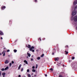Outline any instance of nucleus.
I'll list each match as a JSON object with an SVG mask.
<instances>
[{
	"instance_id": "obj_1",
	"label": "nucleus",
	"mask_w": 77,
	"mask_h": 77,
	"mask_svg": "<svg viewBox=\"0 0 77 77\" xmlns=\"http://www.w3.org/2000/svg\"><path fill=\"white\" fill-rule=\"evenodd\" d=\"M77 8V6H76L75 7L74 11H73L72 12V15L74 16L76 14V13L77 12V11H75Z\"/></svg>"
},
{
	"instance_id": "obj_2",
	"label": "nucleus",
	"mask_w": 77,
	"mask_h": 77,
	"mask_svg": "<svg viewBox=\"0 0 77 77\" xmlns=\"http://www.w3.org/2000/svg\"><path fill=\"white\" fill-rule=\"evenodd\" d=\"M74 19L75 21H77V16H75Z\"/></svg>"
},
{
	"instance_id": "obj_3",
	"label": "nucleus",
	"mask_w": 77,
	"mask_h": 77,
	"mask_svg": "<svg viewBox=\"0 0 77 77\" xmlns=\"http://www.w3.org/2000/svg\"><path fill=\"white\" fill-rule=\"evenodd\" d=\"M34 46H32L31 48H30L29 49V50L31 51H32V49H34Z\"/></svg>"
},
{
	"instance_id": "obj_4",
	"label": "nucleus",
	"mask_w": 77,
	"mask_h": 77,
	"mask_svg": "<svg viewBox=\"0 0 77 77\" xmlns=\"http://www.w3.org/2000/svg\"><path fill=\"white\" fill-rule=\"evenodd\" d=\"M59 57L55 58V61H58V60H59Z\"/></svg>"
},
{
	"instance_id": "obj_5",
	"label": "nucleus",
	"mask_w": 77,
	"mask_h": 77,
	"mask_svg": "<svg viewBox=\"0 0 77 77\" xmlns=\"http://www.w3.org/2000/svg\"><path fill=\"white\" fill-rule=\"evenodd\" d=\"M76 4H77V1H75L74 2H73L74 5H76Z\"/></svg>"
},
{
	"instance_id": "obj_6",
	"label": "nucleus",
	"mask_w": 77,
	"mask_h": 77,
	"mask_svg": "<svg viewBox=\"0 0 77 77\" xmlns=\"http://www.w3.org/2000/svg\"><path fill=\"white\" fill-rule=\"evenodd\" d=\"M3 33L2 31H0V35H3Z\"/></svg>"
},
{
	"instance_id": "obj_7",
	"label": "nucleus",
	"mask_w": 77,
	"mask_h": 77,
	"mask_svg": "<svg viewBox=\"0 0 77 77\" xmlns=\"http://www.w3.org/2000/svg\"><path fill=\"white\" fill-rule=\"evenodd\" d=\"M8 63H9V61H8V60H6L5 62V64H7Z\"/></svg>"
},
{
	"instance_id": "obj_8",
	"label": "nucleus",
	"mask_w": 77,
	"mask_h": 77,
	"mask_svg": "<svg viewBox=\"0 0 77 77\" xmlns=\"http://www.w3.org/2000/svg\"><path fill=\"white\" fill-rule=\"evenodd\" d=\"M5 8H6V7H5V6H4L3 7H2V10H3V9H5Z\"/></svg>"
},
{
	"instance_id": "obj_9",
	"label": "nucleus",
	"mask_w": 77,
	"mask_h": 77,
	"mask_svg": "<svg viewBox=\"0 0 77 77\" xmlns=\"http://www.w3.org/2000/svg\"><path fill=\"white\" fill-rule=\"evenodd\" d=\"M2 54H3V56H5V51H3L2 52Z\"/></svg>"
},
{
	"instance_id": "obj_10",
	"label": "nucleus",
	"mask_w": 77,
	"mask_h": 77,
	"mask_svg": "<svg viewBox=\"0 0 77 77\" xmlns=\"http://www.w3.org/2000/svg\"><path fill=\"white\" fill-rule=\"evenodd\" d=\"M27 54L28 56H29V57H30V56H31V55H30V53H27Z\"/></svg>"
},
{
	"instance_id": "obj_11",
	"label": "nucleus",
	"mask_w": 77,
	"mask_h": 77,
	"mask_svg": "<svg viewBox=\"0 0 77 77\" xmlns=\"http://www.w3.org/2000/svg\"><path fill=\"white\" fill-rule=\"evenodd\" d=\"M24 63H26V64H28V62H27V61H26V60H24Z\"/></svg>"
},
{
	"instance_id": "obj_12",
	"label": "nucleus",
	"mask_w": 77,
	"mask_h": 77,
	"mask_svg": "<svg viewBox=\"0 0 77 77\" xmlns=\"http://www.w3.org/2000/svg\"><path fill=\"white\" fill-rule=\"evenodd\" d=\"M9 69V67L8 66H7L5 68V70L6 71V70H7V69Z\"/></svg>"
},
{
	"instance_id": "obj_13",
	"label": "nucleus",
	"mask_w": 77,
	"mask_h": 77,
	"mask_svg": "<svg viewBox=\"0 0 77 77\" xmlns=\"http://www.w3.org/2000/svg\"><path fill=\"white\" fill-rule=\"evenodd\" d=\"M28 48H31V46H30V45H28Z\"/></svg>"
},
{
	"instance_id": "obj_14",
	"label": "nucleus",
	"mask_w": 77,
	"mask_h": 77,
	"mask_svg": "<svg viewBox=\"0 0 77 77\" xmlns=\"http://www.w3.org/2000/svg\"><path fill=\"white\" fill-rule=\"evenodd\" d=\"M2 75H6V73L5 72H3L2 73Z\"/></svg>"
},
{
	"instance_id": "obj_15",
	"label": "nucleus",
	"mask_w": 77,
	"mask_h": 77,
	"mask_svg": "<svg viewBox=\"0 0 77 77\" xmlns=\"http://www.w3.org/2000/svg\"><path fill=\"white\" fill-rule=\"evenodd\" d=\"M14 53H16V52L17 51V50L14 49Z\"/></svg>"
},
{
	"instance_id": "obj_16",
	"label": "nucleus",
	"mask_w": 77,
	"mask_h": 77,
	"mask_svg": "<svg viewBox=\"0 0 77 77\" xmlns=\"http://www.w3.org/2000/svg\"><path fill=\"white\" fill-rule=\"evenodd\" d=\"M49 70H50L51 71H53V68H51V69H49Z\"/></svg>"
},
{
	"instance_id": "obj_17",
	"label": "nucleus",
	"mask_w": 77,
	"mask_h": 77,
	"mask_svg": "<svg viewBox=\"0 0 77 77\" xmlns=\"http://www.w3.org/2000/svg\"><path fill=\"white\" fill-rule=\"evenodd\" d=\"M32 71V72H36V70L34 69H33Z\"/></svg>"
},
{
	"instance_id": "obj_18",
	"label": "nucleus",
	"mask_w": 77,
	"mask_h": 77,
	"mask_svg": "<svg viewBox=\"0 0 77 77\" xmlns=\"http://www.w3.org/2000/svg\"><path fill=\"white\" fill-rule=\"evenodd\" d=\"M44 56V54H43L41 56V57H42Z\"/></svg>"
},
{
	"instance_id": "obj_19",
	"label": "nucleus",
	"mask_w": 77,
	"mask_h": 77,
	"mask_svg": "<svg viewBox=\"0 0 77 77\" xmlns=\"http://www.w3.org/2000/svg\"><path fill=\"white\" fill-rule=\"evenodd\" d=\"M37 59L38 60H39V59H41V57H37Z\"/></svg>"
},
{
	"instance_id": "obj_20",
	"label": "nucleus",
	"mask_w": 77,
	"mask_h": 77,
	"mask_svg": "<svg viewBox=\"0 0 77 77\" xmlns=\"http://www.w3.org/2000/svg\"><path fill=\"white\" fill-rule=\"evenodd\" d=\"M65 54H68V52H66V51H65Z\"/></svg>"
},
{
	"instance_id": "obj_21",
	"label": "nucleus",
	"mask_w": 77,
	"mask_h": 77,
	"mask_svg": "<svg viewBox=\"0 0 77 77\" xmlns=\"http://www.w3.org/2000/svg\"><path fill=\"white\" fill-rule=\"evenodd\" d=\"M28 75L29 77H31V76L30 74H28Z\"/></svg>"
},
{
	"instance_id": "obj_22",
	"label": "nucleus",
	"mask_w": 77,
	"mask_h": 77,
	"mask_svg": "<svg viewBox=\"0 0 77 77\" xmlns=\"http://www.w3.org/2000/svg\"><path fill=\"white\" fill-rule=\"evenodd\" d=\"M1 70H2V71H4V70H5V69L4 68H2V69Z\"/></svg>"
},
{
	"instance_id": "obj_23",
	"label": "nucleus",
	"mask_w": 77,
	"mask_h": 77,
	"mask_svg": "<svg viewBox=\"0 0 77 77\" xmlns=\"http://www.w3.org/2000/svg\"><path fill=\"white\" fill-rule=\"evenodd\" d=\"M61 74H64V72H62L60 73Z\"/></svg>"
},
{
	"instance_id": "obj_24",
	"label": "nucleus",
	"mask_w": 77,
	"mask_h": 77,
	"mask_svg": "<svg viewBox=\"0 0 77 77\" xmlns=\"http://www.w3.org/2000/svg\"><path fill=\"white\" fill-rule=\"evenodd\" d=\"M74 58H75L74 57H72V60H74Z\"/></svg>"
},
{
	"instance_id": "obj_25",
	"label": "nucleus",
	"mask_w": 77,
	"mask_h": 77,
	"mask_svg": "<svg viewBox=\"0 0 77 77\" xmlns=\"http://www.w3.org/2000/svg\"><path fill=\"white\" fill-rule=\"evenodd\" d=\"M21 64H20L19 66V67H20V68H21Z\"/></svg>"
},
{
	"instance_id": "obj_26",
	"label": "nucleus",
	"mask_w": 77,
	"mask_h": 77,
	"mask_svg": "<svg viewBox=\"0 0 77 77\" xmlns=\"http://www.w3.org/2000/svg\"><path fill=\"white\" fill-rule=\"evenodd\" d=\"M1 74H2V72H1V71H0V76H1V75H2Z\"/></svg>"
},
{
	"instance_id": "obj_27",
	"label": "nucleus",
	"mask_w": 77,
	"mask_h": 77,
	"mask_svg": "<svg viewBox=\"0 0 77 77\" xmlns=\"http://www.w3.org/2000/svg\"><path fill=\"white\" fill-rule=\"evenodd\" d=\"M59 77H63L62 76V75H60L59 76Z\"/></svg>"
},
{
	"instance_id": "obj_28",
	"label": "nucleus",
	"mask_w": 77,
	"mask_h": 77,
	"mask_svg": "<svg viewBox=\"0 0 77 77\" xmlns=\"http://www.w3.org/2000/svg\"><path fill=\"white\" fill-rule=\"evenodd\" d=\"M10 50H7V52H9Z\"/></svg>"
},
{
	"instance_id": "obj_29",
	"label": "nucleus",
	"mask_w": 77,
	"mask_h": 77,
	"mask_svg": "<svg viewBox=\"0 0 77 77\" xmlns=\"http://www.w3.org/2000/svg\"><path fill=\"white\" fill-rule=\"evenodd\" d=\"M11 65H12V63H10L9 66H11Z\"/></svg>"
},
{
	"instance_id": "obj_30",
	"label": "nucleus",
	"mask_w": 77,
	"mask_h": 77,
	"mask_svg": "<svg viewBox=\"0 0 77 77\" xmlns=\"http://www.w3.org/2000/svg\"><path fill=\"white\" fill-rule=\"evenodd\" d=\"M29 69H28L27 70V72H29Z\"/></svg>"
},
{
	"instance_id": "obj_31",
	"label": "nucleus",
	"mask_w": 77,
	"mask_h": 77,
	"mask_svg": "<svg viewBox=\"0 0 77 77\" xmlns=\"http://www.w3.org/2000/svg\"><path fill=\"white\" fill-rule=\"evenodd\" d=\"M32 52H34V51H35V50H32Z\"/></svg>"
},
{
	"instance_id": "obj_32",
	"label": "nucleus",
	"mask_w": 77,
	"mask_h": 77,
	"mask_svg": "<svg viewBox=\"0 0 77 77\" xmlns=\"http://www.w3.org/2000/svg\"><path fill=\"white\" fill-rule=\"evenodd\" d=\"M11 62L13 64H14V62L13 61H12Z\"/></svg>"
},
{
	"instance_id": "obj_33",
	"label": "nucleus",
	"mask_w": 77,
	"mask_h": 77,
	"mask_svg": "<svg viewBox=\"0 0 77 77\" xmlns=\"http://www.w3.org/2000/svg\"><path fill=\"white\" fill-rule=\"evenodd\" d=\"M31 61H33V59H32V58L31 59Z\"/></svg>"
},
{
	"instance_id": "obj_34",
	"label": "nucleus",
	"mask_w": 77,
	"mask_h": 77,
	"mask_svg": "<svg viewBox=\"0 0 77 77\" xmlns=\"http://www.w3.org/2000/svg\"><path fill=\"white\" fill-rule=\"evenodd\" d=\"M38 68V65L37 64H36L35 68Z\"/></svg>"
},
{
	"instance_id": "obj_35",
	"label": "nucleus",
	"mask_w": 77,
	"mask_h": 77,
	"mask_svg": "<svg viewBox=\"0 0 77 77\" xmlns=\"http://www.w3.org/2000/svg\"><path fill=\"white\" fill-rule=\"evenodd\" d=\"M23 71V68H22L21 70V71Z\"/></svg>"
},
{
	"instance_id": "obj_36",
	"label": "nucleus",
	"mask_w": 77,
	"mask_h": 77,
	"mask_svg": "<svg viewBox=\"0 0 77 77\" xmlns=\"http://www.w3.org/2000/svg\"><path fill=\"white\" fill-rule=\"evenodd\" d=\"M56 51V49H54V51Z\"/></svg>"
},
{
	"instance_id": "obj_37",
	"label": "nucleus",
	"mask_w": 77,
	"mask_h": 77,
	"mask_svg": "<svg viewBox=\"0 0 77 77\" xmlns=\"http://www.w3.org/2000/svg\"><path fill=\"white\" fill-rule=\"evenodd\" d=\"M32 68L33 69H34V68H35V66H33Z\"/></svg>"
},
{
	"instance_id": "obj_38",
	"label": "nucleus",
	"mask_w": 77,
	"mask_h": 77,
	"mask_svg": "<svg viewBox=\"0 0 77 77\" xmlns=\"http://www.w3.org/2000/svg\"><path fill=\"white\" fill-rule=\"evenodd\" d=\"M54 53H52V55H54Z\"/></svg>"
},
{
	"instance_id": "obj_39",
	"label": "nucleus",
	"mask_w": 77,
	"mask_h": 77,
	"mask_svg": "<svg viewBox=\"0 0 77 77\" xmlns=\"http://www.w3.org/2000/svg\"><path fill=\"white\" fill-rule=\"evenodd\" d=\"M19 77H21V75H19Z\"/></svg>"
},
{
	"instance_id": "obj_40",
	"label": "nucleus",
	"mask_w": 77,
	"mask_h": 77,
	"mask_svg": "<svg viewBox=\"0 0 77 77\" xmlns=\"http://www.w3.org/2000/svg\"><path fill=\"white\" fill-rule=\"evenodd\" d=\"M20 67H18V69H20Z\"/></svg>"
},
{
	"instance_id": "obj_41",
	"label": "nucleus",
	"mask_w": 77,
	"mask_h": 77,
	"mask_svg": "<svg viewBox=\"0 0 77 77\" xmlns=\"http://www.w3.org/2000/svg\"><path fill=\"white\" fill-rule=\"evenodd\" d=\"M45 77H47V75L45 74Z\"/></svg>"
},
{
	"instance_id": "obj_42",
	"label": "nucleus",
	"mask_w": 77,
	"mask_h": 77,
	"mask_svg": "<svg viewBox=\"0 0 77 77\" xmlns=\"http://www.w3.org/2000/svg\"><path fill=\"white\" fill-rule=\"evenodd\" d=\"M1 39H3V38H2V37H1Z\"/></svg>"
},
{
	"instance_id": "obj_43",
	"label": "nucleus",
	"mask_w": 77,
	"mask_h": 77,
	"mask_svg": "<svg viewBox=\"0 0 77 77\" xmlns=\"http://www.w3.org/2000/svg\"><path fill=\"white\" fill-rule=\"evenodd\" d=\"M39 40H40V41H41V38H39Z\"/></svg>"
},
{
	"instance_id": "obj_44",
	"label": "nucleus",
	"mask_w": 77,
	"mask_h": 77,
	"mask_svg": "<svg viewBox=\"0 0 77 77\" xmlns=\"http://www.w3.org/2000/svg\"><path fill=\"white\" fill-rule=\"evenodd\" d=\"M35 2H37V0H35Z\"/></svg>"
},
{
	"instance_id": "obj_45",
	"label": "nucleus",
	"mask_w": 77,
	"mask_h": 77,
	"mask_svg": "<svg viewBox=\"0 0 77 77\" xmlns=\"http://www.w3.org/2000/svg\"><path fill=\"white\" fill-rule=\"evenodd\" d=\"M76 30H77V26L76 28Z\"/></svg>"
},
{
	"instance_id": "obj_46",
	"label": "nucleus",
	"mask_w": 77,
	"mask_h": 77,
	"mask_svg": "<svg viewBox=\"0 0 77 77\" xmlns=\"http://www.w3.org/2000/svg\"><path fill=\"white\" fill-rule=\"evenodd\" d=\"M1 55H2V54H1V53H0V56Z\"/></svg>"
},
{
	"instance_id": "obj_47",
	"label": "nucleus",
	"mask_w": 77,
	"mask_h": 77,
	"mask_svg": "<svg viewBox=\"0 0 77 77\" xmlns=\"http://www.w3.org/2000/svg\"><path fill=\"white\" fill-rule=\"evenodd\" d=\"M5 76V75H3V77H4Z\"/></svg>"
},
{
	"instance_id": "obj_48",
	"label": "nucleus",
	"mask_w": 77,
	"mask_h": 77,
	"mask_svg": "<svg viewBox=\"0 0 77 77\" xmlns=\"http://www.w3.org/2000/svg\"><path fill=\"white\" fill-rule=\"evenodd\" d=\"M33 57V55L32 56V57Z\"/></svg>"
},
{
	"instance_id": "obj_49",
	"label": "nucleus",
	"mask_w": 77,
	"mask_h": 77,
	"mask_svg": "<svg viewBox=\"0 0 77 77\" xmlns=\"http://www.w3.org/2000/svg\"><path fill=\"white\" fill-rule=\"evenodd\" d=\"M64 66V65H63V67Z\"/></svg>"
},
{
	"instance_id": "obj_50",
	"label": "nucleus",
	"mask_w": 77,
	"mask_h": 77,
	"mask_svg": "<svg viewBox=\"0 0 77 77\" xmlns=\"http://www.w3.org/2000/svg\"><path fill=\"white\" fill-rule=\"evenodd\" d=\"M8 56H9V57H10V55H9Z\"/></svg>"
},
{
	"instance_id": "obj_51",
	"label": "nucleus",
	"mask_w": 77,
	"mask_h": 77,
	"mask_svg": "<svg viewBox=\"0 0 77 77\" xmlns=\"http://www.w3.org/2000/svg\"><path fill=\"white\" fill-rule=\"evenodd\" d=\"M28 58V57H27V58Z\"/></svg>"
},
{
	"instance_id": "obj_52",
	"label": "nucleus",
	"mask_w": 77,
	"mask_h": 77,
	"mask_svg": "<svg viewBox=\"0 0 77 77\" xmlns=\"http://www.w3.org/2000/svg\"><path fill=\"white\" fill-rule=\"evenodd\" d=\"M4 49H6V48H4Z\"/></svg>"
}]
</instances>
